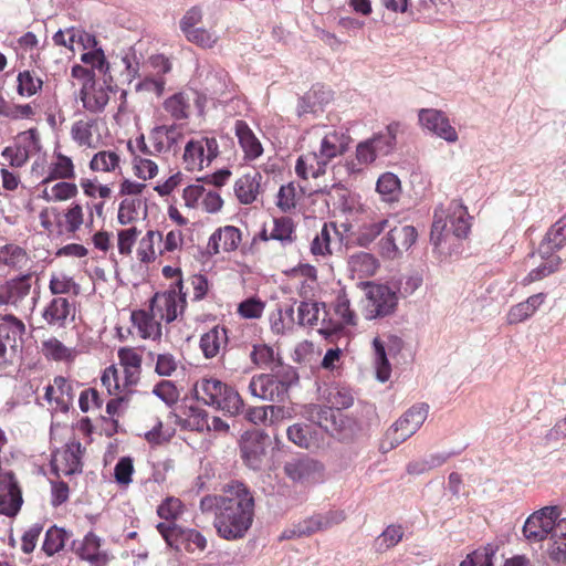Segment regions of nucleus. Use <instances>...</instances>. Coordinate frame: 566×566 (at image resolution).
<instances>
[{"instance_id": "21", "label": "nucleus", "mask_w": 566, "mask_h": 566, "mask_svg": "<svg viewBox=\"0 0 566 566\" xmlns=\"http://www.w3.org/2000/svg\"><path fill=\"white\" fill-rule=\"evenodd\" d=\"M75 303L63 296L53 297L43 308L42 318L52 327H65L75 318Z\"/></svg>"}, {"instance_id": "45", "label": "nucleus", "mask_w": 566, "mask_h": 566, "mask_svg": "<svg viewBox=\"0 0 566 566\" xmlns=\"http://www.w3.org/2000/svg\"><path fill=\"white\" fill-rule=\"evenodd\" d=\"M0 263L20 270L28 265L29 256L22 248L15 244H6L0 247Z\"/></svg>"}, {"instance_id": "50", "label": "nucleus", "mask_w": 566, "mask_h": 566, "mask_svg": "<svg viewBox=\"0 0 566 566\" xmlns=\"http://www.w3.org/2000/svg\"><path fill=\"white\" fill-rule=\"evenodd\" d=\"M337 234V229L334 224L325 223L321 232L316 234L311 243V252L314 255L325 256L331 253V235Z\"/></svg>"}, {"instance_id": "55", "label": "nucleus", "mask_w": 566, "mask_h": 566, "mask_svg": "<svg viewBox=\"0 0 566 566\" xmlns=\"http://www.w3.org/2000/svg\"><path fill=\"white\" fill-rule=\"evenodd\" d=\"M308 419L325 430L329 429V423L335 424V413L333 408L319 405H311L307 407Z\"/></svg>"}, {"instance_id": "1", "label": "nucleus", "mask_w": 566, "mask_h": 566, "mask_svg": "<svg viewBox=\"0 0 566 566\" xmlns=\"http://www.w3.org/2000/svg\"><path fill=\"white\" fill-rule=\"evenodd\" d=\"M254 496L241 482L226 484L220 495H206L200 501L203 513H213V526L227 541L243 538L254 520Z\"/></svg>"}, {"instance_id": "64", "label": "nucleus", "mask_w": 566, "mask_h": 566, "mask_svg": "<svg viewBox=\"0 0 566 566\" xmlns=\"http://www.w3.org/2000/svg\"><path fill=\"white\" fill-rule=\"evenodd\" d=\"M493 556L492 547H483L469 554L460 566H493Z\"/></svg>"}, {"instance_id": "38", "label": "nucleus", "mask_w": 566, "mask_h": 566, "mask_svg": "<svg viewBox=\"0 0 566 566\" xmlns=\"http://www.w3.org/2000/svg\"><path fill=\"white\" fill-rule=\"evenodd\" d=\"M373 348L376 378L381 382H386L391 375V366L388 360V355L391 354V348H389L379 337L374 338Z\"/></svg>"}, {"instance_id": "36", "label": "nucleus", "mask_w": 566, "mask_h": 566, "mask_svg": "<svg viewBox=\"0 0 566 566\" xmlns=\"http://www.w3.org/2000/svg\"><path fill=\"white\" fill-rule=\"evenodd\" d=\"M379 263L377 259L367 252H359L348 259V269L353 277L365 279L376 274Z\"/></svg>"}, {"instance_id": "31", "label": "nucleus", "mask_w": 566, "mask_h": 566, "mask_svg": "<svg viewBox=\"0 0 566 566\" xmlns=\"http://www.w3.org/2000/svg\"><path fill=\"white\" fill-rule=\"evenodd\" d=\"M329 163L318 156L317 149L298 157L295 165V172L302 179L317 178L325 174Z\"/></svg>"}, {"instance_id": "62", "label": "nucleus", "mask_w": 566, "mask_h": 566, "mask_svg": "<svg viewBox=\"0 0 566 566\" xmlns=\"http://www.w3.org/2000/svg\"><path fill=\"white\" fill-rule=\"evenodd\" d=\"M133 167L135 175L143 180L153 179L158 174V165L142 155H134Z\"/></svg>"}, {"instance_id": "37", "label": "nucleus", "mask_w": 566, "mask_h": 566, "mask_svg": "<svg viewBox=\"0 0 566 566\" xmlns=\"http://www.w3.org/2000/svg\"><path fill=\"white\" fill-rule=\"evenodd\" d=\"M537 255L539 256L541 262L522 280L523 285L541 281L559 269L562 260L556 253H548L544 255L543 253L537 252Z\"/></svg>"}, {"instance_id": "61", "label": "nucleus", "mask_w": 566, "mask_h": 566, "mask_svg": "<svg viewBox=\"0 0 566 566\" xmlns=\"http://www.w3.org/2000/svg\"><path fill=\"white\" fill-rule=\"evenodd\" d=\"M298 324L303 326L316 325L319 319V304L304 301L297 307Z\"/></svg>"}, {"instance_id": "53", "label": "nucleus", "mask_w": 566, "mask_h": 566, "mask_svg": "<svg viewBox=\"0 0 566 566\" xmlns=\"http://www.w3.org/2000/svg\"><path fill=\"white\" fill-rule=\"evenodd\" d=\"M81 62L90 65V70L94 73L96 71L99 74L106 75L109 71V63L102 48L84 52L81 55Z\"/></svg>"}, {"instance_id": "13", "label": "nucleus", "mask_w": 566, "mask_h": 566, "mask_svg": "<svg viewBox=\"0 0 566 566\" xmlns=\"http://www.w3.org/2000/svg\"><path fill=\"white\" fill-rule=\"evenodd\" d=\"M182 283H177V289L164 293H157L151 300L150 312L159 319L167 323L174 322L184 313L186 296L181 293Z\"/></svg>"}, {"instance_id": "48", "label": "nucleus", "mask_w": 566, "mask_h": 566, "mask_svg": "<svg viewBox=\"0 0 566 566\" xmlns=\"http://www.w3.org/2000/svg\"><path fill=\"white\" fill-rule=\"evenodd\" d=\"M144 202L140 198H125L119 203L117 220L120 224H129L139 219Z\"/></svg>"}, {"instance_id": "34", "label": "nucleus", "mask_w": 566, "mask_h": 566, "mask_svg": "<svg viewBox=\"0 0 566 566\" xmlns=\"http://www.w3.org/2000/svg\"><path fill=\"white\" fill-rule=\"evenodd\" d=\"M130 318L142 338L157 339L161 336V325L151 312L134 311Z\"/></svg>"}, {"instance_id": "5", "label": "nucleus", "mask_w": 566, "mask_h": 566, "mask_svg": "<svg viewBox=\"0 0 566 566\" xmlns=\"http://www.w3.org/2000/svg\"><path fill=\"white\" fill-rule=\"evenodd\" d=\"M399 123L389 124L384 132L359 142L355 150V159L347 164L349 172L356 174L374 164L377 158L389 155L396 145Z\"/></svg>"}, {"instance_id": "7", "label": "nucleus", "mask_w": 566, "mask_h": 566, "mask_svg": "<svg viewBox=\"0 0 566 566\" xmlns=\"http://www.w3.org/2000/svg\"><path fill=\"white\" fill-rule=\"evenodd\" d=\"M296 380V374L292 369L282 375L261 374L251 378L249 392L261 400L283 402L289 396L292 384Z\"/></svg>"}, {"instance_id": "59", "label": "nucleus", "mask_w": 566, "mask_h": 566, "mask_svg": "<svg viewBox=\"0 0 566 566\" xmlns=\"http://www.w3.org/2000/svg\"><path fill=\"white\" fill-rule=\"evenodd\" d=\"M387 227V219H381L375 222L363 224L357 233L358 243L360 245L370 244Z\"/></svg>"}, {"instance_id": "35", "label": "nucleus", "mask_w": 566, "mask_h": 566, "mask_svg": "<svg viewBox=\"0 0 566 566\" xmlns=\"http://www.w3.org/2000/svg\"><path fill=\"white\" fill-rule=\"evenodd\" d=\"M25 332V326L22 321L15 316L8 314L0 323V338L7 346L13 347V353L17 354L19 342Z\"/></svg>"}, {"instance_id": "24", "label": "nucleus", "mask_w": 566, "mask_h": 566, "mask_svg": "<svg viewBox=\"0 0 566 566\" xmlns=\"http://www.w3.org/2000/svg\"><path fill=\"white\" fill-rule=\"evenodd\" d=\"M45 399L53 410L67 412L74 400L73 385L64 377H55L45 390Z\"/></svg>"}, {"instance_id": "22", "label": "nucleus", "mask_w": 566, "mask_h": 566, "mask_svg": "<svg viewBox=\"0 0 566 566\" xmlns=\"http://www.w3.org/2000/svg\"><path fill=\"white\" fill-rule=\"evenodd\" d=\"M22 504L21 491L12 472H0V514L15 515Z\"/></svg>"}, {"instance_id": "54", "label": "nucleus", "mask_w": 566, "mask_h": 566, "mask_svg": "<svg viewBox=\"0 0 566 566\" xmlns=\"http://www.w3.org/2000/svg\"><path fill=\"white\" fill-rule=\"evenodd\" d=\"M42 353L54 360H69L73 357V350L64 346L57 338L51 337L42 343Z\"/></svg>"}, {"instance_id": "27", "label": "nucleus", "mask_w": 566, "mask_h": 566, "mask_svg": "<svg viewBox=\"0 0 566 566\" xmlns=\"http://www.w3.org/2000/svg\"><path fill=\"white\" fill-rule=\"evenodd\" d=\"M240 242V230L232 226H226L219 228L210 235L207 250L210 254H218L221 251L230 252L237 250Z\"/></svg>"}, {"instance_id": "29", "label": "nucleus", "mask_w": 566, "mask_h": 566, "mask_svg": "<svg viewBox=\"0 0 566 566\" xmlns=\"http://www.w3.org/2000/svg\"><path fill=\"white\" fill-rule=\"evenodd\" d=\"M234 133L244 154V159L255 160L263 154L261 142L244 120L235 122Z\"/></svg>"}, {"instance_id": "58", "label": "nucleus", "mask_w": 566, "mask_h": 566, "mask_svg": "<svg viewBox=\"0 0 566 566\" xmlns=\"http://www.w3.org/2000/svg\"><path fill=\"white\" fill-rule=\"evenodd\" d=\"M188 42L203 49H211L218 42V35L214 31L199 27L185 35Z\"/></svg>"}, {"instance_id": "9", "label": "nucleus", "mask_w": 566, "mask_h": 566, "mask_svg": "<svg viewBox=\"0 0 566 566\" xmlns=\"http://www.w3.org/2000/svg\"><path fill=\"white\" fill-rule=\"evenodd\" d=\"M310 135L318 140L317 151L323 160L331 163L348 150L350 136L343 128L317 125L310 130Z\"/></svg>"}, {"instance_id": "16", "label": "nucleus", "mask_w": 566, "mask_h": 566, "mask_svg": "<svg viewBox=\"0 0 566 566\" xmlns=\"http://www.w3.org/2000/svg\"><path fill=\"white\" fill-rule=\"evenodd\" d=\"M82 446L77 440L69 441L52 455L51 468L57 478L72 475L82 470Z\"/></svg>"}, {"instance_id": "42", "label": "nucleus", "mask_w": 566, "mask_h": 566, "mask_svg": "<svg viewBox=\"0 0 566 566\" xmlns=\"http://www.w3.org/2000/svg\"><path fill=\"white\" fill-rule=\"evenodd\" d=\"M120 157L113 150H99L92 157L88 167L94 172H116L120 170Z\"/></svg>"}, {"instance_id": "3", "label": "nucleus", "mask_w": 566, "mask_h": 566, "mask_svg": "<svg viewBox=\"0 0 566 566\" xmlns=\"http://www.w3.org/2000/svg\"><path fill=\"white\" fill-rule=\"evenodd\" d=\"M523 535L533 544L548 539L551 558L566 560V517H560L559 507L545 506L531 514L524 523Z\"/></svg>"}, {"instance_id": "2", "label": "nucleus", "mask_w": 566, "mask_h": 566, "mask_svg": "<svg viewBox=\"0 0 566 566\" xmlns=\"http://www.w3.org/2000/svg\"><path fill=\"white\" fill-rule=\"evenodd\" d=\"M471 223L467 207L452 200L448 207L434 209L430 241L434 249L446 256L457 252L461 240L470 232Z\"/></svg>"}, {"instance_id": "25", "label": "nucleus", "mask_w": 566, "mask_h": 566, "mask_svg": "<svg viewBox=\"0 0 566 566\" xmlns=\"http://www.w3.org/2000/svg\"><path fill=\"white\" fill-rule=\"evenodd\" d=\"M262 175L259 171L245 174L233 186L234 196L241 205L255 202L262 192Z\"/></svg>"}, {"instance_id": "12", "label": "nucleus", "mask_w": 566, "mask_h": 566, "mask_svg": "<svg viewBox=\"0 0 566 566\" xmlns=\"http://www.w3.org/2000/svg\"><path fill=\"white\" fill-rule=\"evenodd\" d=\"M417 230L412 226H397L379 241L381 256L395 260L408 251L417 240Z\"/></svg>"}, {"instance_id": "14", "label": "nucleus", "mask_w": 566, "mask_h": 566, "mask_svg": "<svg viewBox=\"0 0 566 566\" xmlns=\"http://www.w3.org/2000/svg\"><path fill=\"white\" fill-rule=\"evenodd\" d=\"M418 122L422 129L428 130L449 144H455L459 140L457 129L451 125L448 116L440 109H419Z\"/></svg>"}, {"instance_id": "47", "label": "nucleus", "mask_w": 566, "mask_h": 566, "mask_svg": "<svg viewBox=\"0 0 566 566\" xmlns=\"http://www.w3.org/2000/svg\"><path fill=\"white\" fill-rule=\"evenodd\" d=\"M69 538L70 535L64 528L52 526L45 533L42 549L48 556H53L63 549Z\"/></svg>"}, {"instance_id": "10", "label": "nucleus", "mask_w": 566, "mask_h": 566, "mask_svg": "<svg viewBox=\"0 0 566 566\" xmlns=\"http://www.w3.org/2000/svg\"><path fill=\"white\" fill-rule=\"evenodd\" d=\"M219 155V145L214 137L196 136L187 142L182 160L189 171L202 170Z\"/></svg>"}, {"instance_id": "19", "label": "nucleus", "mask_w": 566, "mask_h": 566, "mask_svg": "<svg viewBox=\"0 0 566 566\" xmlns=\"http://www.w3.org/2000/svg\"><path fill=\"white\" fill-rule=\"evenodd\" d=\"M102 123L96 118H81L71 127V138L78 147L96 149L103 144Z\"/></svg>"}, {"instance_id": "8", "label": "nucleus", "mask_w": 566, "mask_h": 566, "mask_svg": "<svg viewBox=\"0 0 566 566\" xmlns=\"http://www.w3.org/2000/svg\"><path fill=\"white\" fill-rule=\"evenodd\" d=\"M398 305L395 290L385 284H366L363 315L366 319H376L391 315Z\"/></svg>"}, {"instance_id": "60", "label": "nucleus", "mask_w": 566, "mask_h": 566, "mask_svg": "<svg viewBox=\"0 0 566 566\" xmlns=\"http://www.w3.org/2000/svg\"><path fill=\"white\" fill-rule=\"evenodd\" d=\"M294 226L290 218L283 217L274 219V226L271 231L270 238L281 241L282 243H290L293 241Z\"/></svg>"}, {"instance_id": "32", "label": "nucleus", "mask_w": 566, "mask_h": 566, "mask_svg": "<svg viewBox=\"0 0 566 566\" xmlns=\"http://www.w3.org/2000/svg\"><path fill=\"white\" fill-rule=\"evenodd\" d=\"M75 176V166L72 158L60 151H54L49 165V175L43 180V184H48L55 179L70 180L74 179Z\"/></svg>"}, {"instance_id": "52", "label": "nucleus", "mask_w": 566, "mask_h": 566, "mask_svg": "<svg viewBox=\"0 0 566 566\" xmlns=\"http://www.w3.org/2000/svg\"><path fill=\"white\" fill-rule=\"evenodd\" d=\"M271 329L275 334H284L286 331L293 328L294 324V310L292 306H287L282 310L279 308L276 313H273L270 317Z\"/></svg>"}, {"instance_id": "33", "label": "nucleus", "mask_w": 566, "mask_h": 566, "mask_svg": "<svg viewBox=\"0 0 566 566\" xmlns=\"http://www.w3.org/2000/svg\"><path fill=\"white\" fill-rule=\"evenodd\" d=\"M566 244V214L556 221L547 231L538 247V253L544 255L555 253Z\"/></svg>"}, {"instance_id": "63", "label": "nucleus", "mask_w": 566, "mask_h": 566, "mask_svg": "<svg viewBox=\"0 0 566 566\" xmlns=\"http://www.w3.org/2000/svg\"><path fill=\"white\" fill-rule=\"evenodd\" d=\"M403 536V530L400 525H389L377 538L379 551H387L396 546Z\"/></svg>"}, {"instance_id": "49", "label": "nucleus", "mask_w": 566, "mask_h": 566, "mask_svg": "<svg viewBox=\"0 0 566 566\" xmlns=\"http://www.w3.org/2000/svg\"><path fill=\"white\" fill-rule=\"evenodd\" d=\"M87 218H85L82 205L73 202L63 214V227L65 232L75 233L82 226H86Z\"/></svg>"}, {"instance_id": "43", "label": "nucleus", "mask_w": 566, "mask_h": 566, "mask_svg": "<svg viewBox=\"0 0 566 566\" xmlns=\"http://www.w3.org/2000/svg\"><path fill=\"white\" fill-rule=\"evenodd\" d=\"M287 438L300 448L311 449L317 446L316 432L312 427L304 423H295L287 428Z\"/></svg>"}, {"instance_id": "56", "label": "nucleus", "mask_w": 566, "mask_h": 566, "mask_svg": "<svg viewBox=\"0 0 566 566\" xmlns=\"http://www.w3.org/2000/svg\"><path fill=\"white\" fill-rule=\"evenodd\" d=\"M18 49L23 52H31V63L38 69L43 67V60L41 57V53H33V50L39 49V39L33 32L29 31L18 39Z\"/></svg>"}, {"instance_id": "18", "label": "nucleus", "mask_w": 566, "mask_h": 566, "mask_svg": "<svg viewBox=\"0 0 566 566\" xmlns=\"http://www.w3.org/2000/svg\"><path fill=\"white\" fill-rule=\"evenodd\" d=\"M284 472L300 484L317 483L323 479V465L308 457L291 459L284 464Z\"/></svg>"}, {"instance_id": "23", "label": "nucleus", "mask_w": 566, "mask_h": 566, "mask_svg": "<svg viewBox=\"0 0 566 566\" xmlns=\"http://www.w3.org/2000/svg\"><path fill=\"white\" fill-rule=\"evenodd\" d=\"M111 87L105 83L88 81L83 83L80 98L83 107L90 113H101L109 101Z\"/></svg>"}, {"instance_id": "11", "label": "nucleus", "mask_w": 566, "mask_h": 566, "mask_svg": "<svg viewBox=\"0 0 566 566\" xmlns=\"http://www.w3.org/2000/svg\"><path fill=\"white\" fill-rule=\"evenodd\" d=\"M157 530L170 547L188 552L203 551L207 547L206 537L192 528H182L175 523H158Z\"/></svg>"}, {"instance_id": "41", "label": "nucleus", "mask_w": 566, "mask_h": 566, "mask_svg": "<svg viewBox=\"0 0 566 566\" xmlns=\"http://www.w3.org/2000/svg\"><path fill=\"white\" fill-rule=\"evenodd\" d=\"M226 328L216 326L201 336L200 348L206 358H212L219 354L220 348L226 345Z\"/></svg>"}, {"instance_id": "57", "label": "nucleus", "mask_w": 566, "mask_h": 566, "mask_svg": "<svg viewBox=\"0 0 566 566\" xmlns=\"http://www.w3.org/2000/svg\"><path fill=\"white\" fill-rule=\"evenodd\" d=\"M163 234L159 231H147L146 235L140 240L138 248V256L142 262H150L156 258L154 248L155 242H161Z\"/></svg>"}, {"instance_id": "44", "label": "nucleus", "mask_w": 566, "mask_h": 566, "mask_svg": "<svg viewBox=\"0 0 566 566\" xmlns=\"http://www.w3.org/2000/svg\"><path fill=\"white\" fill-rule=\"evenodd\" d=\"M49 290L53 295L72 294L77 296L81 286L74 279L63 272L52 273L49 282Z\"/></svg>"}, {"instance_id": "40", "label": "nucleus", "mask_w": 566, "mask_h": 566, "mask_svg": "<svg viewBox=\"0 0 566 566\" xmlns=\"http://www.w3.org/2000/svg\"><path fill=\"white\" fill-rule=\"evenodd\" d=\"M376 191L385 202H396L401 195L400 179L392 172H384L376 184Z\"/></svg>"}, {"instance_id": "39", "label": "nucleus", "mask_w": 566, "mask_h": 566, "mask_svg": "<svg viewBox=\"0 0 566 566\" xmlns=\"http://www.w3.org/2000/svg\"><path fill=\"white\" fill-rule=\"evenodd\" d=\"M102 385L106 388L109 395L126 396V398H133L134 395L138 394L135 387L124 388V378L119 376V368L112 365L107 367L102 377Z\"/></svg>"}, {"instance_id": "15", "label": "nucleus", "mask_w": 566, "mask_h": 566, "mask_svg": "<svg viewBox=\"0 0 566 566\" xmlns=\"http://www.w3.org/2000/svg\"><path fill=\"white\" fill-rule=\"evenodd\" d=\"M32 287V275L23 274L0 284V305L21 311Z\"/></svg>"}, {"instance_id": "17", "label": "nucleus", "mask_w": 566, "mask_h": 566, "mask_svg": "<svg viewBox=\"0 0 566 566\" xmlns=\"http://www.w3.org/2000/svg\"><path fill=\"white\" fill-rule=\"evenodd\" d=\"M40 148L38 132L29 129L18 136L13 146L6 147L1 156L6 163L13 167H22L29 159L32 151Z\"/></svg>"}, {"instance_id": "30", "label": "nucleus", "mask_w": 566, "mask_h": 566, "mask_svg": "<svg viewBox=\"0 0 566 566\" xmlns=\"http://www.w3.org/2000/svg\"><path fill=\"white\" fill-rule=\"evenodd\" d=\"M545 300V293H537L531 295L525 301L511 306L506 314L507 324L515 325L531 318L544 304Z\"/></svg>"}, {"instance_id": "26", "label": "nucleus", "mask_w": 566, "mask_h": 566, "mask_svg": "<svg viewBox=\"0 0 566 566\" xmlns=\"http://www.w3.org/2000/svg\"><path fill=\"white\" fill-rule=\"evenodd\" d=\"M182 138L181 129L176 125H160L148 134V142L155 154L168 153Z\"/></svg>"}, {"instance_id": "20", "label": "nucleus", "mask_w": 566, "mask_h": 566, "mask_svg": "<svg viewBox=\"0 0 566 566\" xmlns=\"http://www.w3.org/2000/svg\"><path fill=\"white\" fill-rule=\"evenodd\" d=\"M75 554L91 566H106L111 559L109 553L103 546V541L93 532H88L74 547Z\"/></svg>"}, {"instance_id": "4", "label": "nucleus", "mask_w": 566, "mask_h": 566, "mask_svg": "<svg viewBox=\"0 0 566 566\" xmlns=\"http://www.w3.org/2000/svg\"><path fill=\"white\" fill-rule=\"evenodd\" d=\"M193 392L197 400L227 415L237 416L243 409V400L239 392L217 378L197 380Z\"/></svg>"}, {"instance_id": "28", "label": "nucleus", "mask_w": 566, "mask_h": 566, "mask_svg": "<svg viewBox=\"0 0 566 566\" xmlns=\"http://www.w3.org/2000/svg\"><path fill=\"white\" fill-rule=\"evenodd\" d=\"M240 449L242 459L249 468L253 470L261 468L264 455V444L259 432H245L241 438Z\"/></svg>"}, {"instance_id": "51", "label": "nucleus", "mask_w": 566, "mask_h": 566, "mask_svg": "<svg viewBox=\"0 0 566 566\" xmlns=\"http://www.w3.org/2000/svg\"><path fill=\"white\" fill-rule=\"evenodd\" d=\"M18 82V93L21 96H33L35 95L43 85V81L38 77L33 72L31 71H22L18 74L17 77Z\"/></svg>"}, {"instance_id": "46", "label": "nucleus", "mask_w": 566, "mask_h": 566, "mask_svg": "<svg viewBox=\"0 0 566 566\" xmlns=\"http://www.w3.org/2000/svg\"><path fill=\"white\" fill-rule=\"evenodd\" d=\"M334 314L338 318L335 331L338 327L355 326L357 323V315L352 310L349 298L345 293L337 295L334 303Z\"/></svg>"}, {"instance_id": "6", "label": "nucleus", "mask_w": 566, "mask_h": 566, "mask_svg": "<svg viewBox=\"0 0 566 566\" xmlns=\"http://www.w3.org/2000/svg\"><path fill=\"white\" fill-rule=\"evenodd\" d=\"M429 413L427 403H417L410 407L386 431L379 444V450L387 453L413 436L426 421Z\"/></svg>"}]
</instances>
